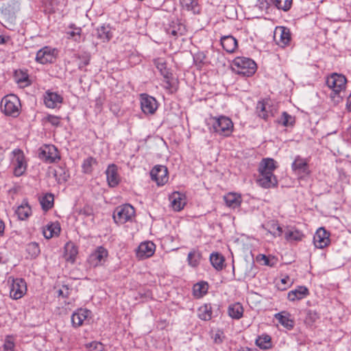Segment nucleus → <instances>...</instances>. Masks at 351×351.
I'll list each match as a JSON object with an SVG mask.
<instances>
[{"mask_svg":"<svg viewBox=\"0 0 351 351\" xmlns=\"http://www.w3.org/2000/svg\"><path fill=\"white\" fill-rule=\"evenodd\" d=\"M180 2L182 9L193 14L199 13L200 7L197 0H180Z\"/></svg>","mask_w":351,"mask_h":351,"instance_id":"bb28decb","label":"nucleus"},{"mask_svg":"<svg viewBox=\"0 0 351 351\" xmlns=\"http://www.w3.org/2000/svg\"><path fill=\"white\" fill-rule=\"evenodd\" d=\"M151 178L158 185L162 186L168 181V171L163 165L155 166L150 172Z\"/></svg>","mask_w":351,"mask_h":351,"instance_id":"f8f14e48","label":"nucleus"},{"mask_svg":"<svg viewBox=\"0 0 351 351\" xmlns=\"http://www.w3.org/2000/svg\"><path fill=\"white\" fill-rule=\"evenodd\" d=\"M77 254V248L70 243H67L65 246V258L67 261L73 263Z\"/></svg>","mask_w":351,"mask_h":351,"instance_id":"a19ab883","label":"nucleus"},{"mask_svg":"<svg viewBox=\"0 0 351 351\" xmlns=\"http://www.w3.org/2000/svg\"><path fill=\"white\" fill-rule=\"evenodd\" d=\"M256 113L258 116L263 119H267L269 117L266 110V106L263 101H258L256 105Z\"/></svg>","mask_w":351,"mask_h":351,"instance_id":"8fccbe9b","label":"nucleus"},{"mask_svg":"<svg viewBox=\"0 0 351 351\" xmlns=\"http://www.w3.org/2000/svg\"><path fill=\"white\" fill-rule=\"evenodd\" d=\"M1 111L6 115L12 117H17L21 110V104L19 98L10 94L5 95L1 101Z\"/></svg>","mask_w":351,"mask_h":351,"instance_id":"7ed1b4c3","label":"nucleus"},{"mask_svg":"<svg viewBox=\"0 0 351 351\" xmlns=\"http://www.w3.org/2000/svg\"><path fill=\"white\" fill-rule=\"evenodd\" d=\"M16 17L14 16H10L8 20L5 21V23L7 25L5 26L9 29H12V27L14 25Z\"/></svg>","mask_w":351,"mask_h":351,"instance_id":"680f3d73","label":"nucleus"},{"mask_svg":"<svg viewBox=\"0 0 351 351\" xmlns=\"http://www.w3.org/2000/svg\"><path fill=\"white\" fill-rule=\"evenodd\" d=\"M141 108L145 114H153L158 109L156 99L147 94H141L140 96Z\"/></svg>","mask_w":351,"mask_h":351,"instance_id":"1a4fd4ad","label":"nucleus"},{"mask_svg":"<svg viewBox=\"0 0 351 351\" xmlns=\"http://www.w3.org/2000/svg\"><path fill=\"white\" fill-rule=\"evenodd\" d=\"M272 1L278 9L287 12L290 10L293 0H272Z\"/></svg>","mask_w":351,"mask_h":351,"instance_id":"de8ad7c7","label":"nucleus"},{"mask_svg":"<svg viewBox=\"0 0 351 351\" xmlns=\"http://www.w3.org/2000/svg\"><path fill=\"white\" fill-rule=\"evenodd\" d=\"M295 117L288 114L287 112H283L281 117L278 120V123L283 126H293L295 123Z\"/></svg>","mask_w":351,"mask_h":351,"instance_id":"c03bdc74","label":"nucleus"},{"mask_svg":"<svg viewBox=\"0 0 351 351\" xmlns=\"http://www.w3.org/2000/svg\"><path fill=\"white\" fill-rule=\"evenodd\" d=\"M27 291V285L23 278L14 279L10 287V295L14 300L21 298Z\"/></svg>","mask_w":351,"mask_h":351,"instance_id":"9d476101","label":"nucleus"},{"mask_svg":"<svg viewBox=\"0 0 351 351\" xmlns=\"http://www.w3.org/2000/svg\"><path fill=\"white\" fill-rule=\"evenodd\" d=\"M309 294L308 289L304 286H299L288 293L287 298L290 301L300 300Z\"/></svg>","mask_w":351,"mask_h":351,"instance_id":"b1692460","label":"nucleus"},{"mask_svg":"<svg viewBox=\"0 0 351 351\" xmlns=\"http://www.w3.org/2000/svg\"><path fill=\"white\" fill-rule=\"evenodd\" d=\"M270 337L268 335L260 336L256 340V344L262 349H267L270 346Z\"/></svg>","mask_w":351,"mask_h":351,"instance_id":"09e8293b","label":"nucleus"},{"mask_svg":"<svg viewBox=\"0 0 351 351\" xmlns=\"http://www.w3.org/2000/svg\"><path fill=\"white\" fill-rule=\"evenodd\" d=\"M277 168L276 162L270 158H263L258 167L259 173H268L269 175H274V171Z\"/></svg>","mask_w":351,"mask_h":351,"instance_id":"412c9836","label":"nucleus"},{"mask_svg":"<svg viewBox=\"0 0 351 351\" xmlns=\"http://www.w3.org/2000/svg\"><path fill=\"white\" fill-rule=\"evenodd\" d=\"M198 317L202 320L208 321L212 317V310L210 304L201 306L198 309Z\"/></svg>","mask_w":351,"mask_h":351,"instance_id":"e433bc0d","label":"nucleus"},{"mask_svg":"<svg viewBox=\"0 0 351 351\" xmlns=\"http://www.w3.org/2000/svg\"><path fill=\"white\" fill-rule=\"evenodd\" d=\"M226 204L232 208H236L240 206L241 203V197L233 193H229L224 196Z\"/></svg>","mask_w":351,"mask_h":351,"instance_id":"c756f323","label":"nucleus"},{"mask_svg":"<svg viewBox=\"0 0 351 351\" xmlns=\"http://www.w3.org/2000/svg\"><path fill=\"white\" fill-rule=\"evenodd\" d=\"M347 108L350 111H351V93L348 96L347 99V104H346Z\"/></svg>","mask_w":351,"mask_h":351,"instance_id":"69168bd1","label":"nucleus"},{"mask_svg":"<svg viewBox=\"0 0 351 351\" xmlns=\"http://www.w3.org/2000/svg\"><path fill=\"white\" fill-rule=\"evenodd\" d=\"M257 182L261 187L269 189L277 186L278 180L274 175H269L267 173H259Z\"/></svg>","mask_w":351,"mask_h":351,"instance_id":"6ab92c4d","label":"nucleus"},{"mask_svg":"<svg viewBox=\"0 0 351 351\" xmlns=\"http://www.w3.org/2000/svg\"><path fill=\"white\" fill-rule=\"evenodd\" d=\"M45 120L53 126H58L60 124V117L52 114H49L45 117Z\"/></svg>","mask_w":351,"mask_h":351,"instance_id":"864d4df0","label":"nucleus"},{"mask_svg":"<svg viewBox=\"0 0 351 351\" xmlns=\"http://www.w3.org/2000/svg\"><path fill=\"white\" fill-rule=\"evenodd\" d=\"M186 32V29L185 26L178 21L172 22L169 27L167 28V33L174 39H177L179 36L184 35Z\"/></svg>","mask_w":351,"mask_h":351,"instance_id":"4be33fe9","label":"nucleus"},{"mask_svg":"<svg viewBox=\"0 0 351 351\" xmlns=\"http://www.w3.org/2000/svg\"><path fill=\"white\" fill-rule=\"evenodd\" d=\"M211 120L213 121L212 127L215 132L225 137L230 136L232 134L234 125L229 117L220 116L213 117Z\"/></svg>","mask_w":351,"mask_h":351,"instance_id":"20e7f679","label":"nucleus"},{"mask_svg":"<svg viewBox=\"0 0 351 351\" xmlns=\"http://www.w3.org/2000/svg\"><path fill=\"white\" fill-rule=\"evenodd\" d=\"M104 345L100 342H92L90 343V351H103Z\"/></svg>","mask_w":351,"mask_h":351,"instance_id":"4d7b16f0","label":"nucleus"},{"mask_svg":"<svg viewBox=\"0 0 351 351\" xmlns=\"http://www.w3.org/2000/svg\"><path fill=\"white\" fill-rule=\"evenodd\" d=\"M330 233L324 228H319L313 237L315 246L319 249H323L330 243Z\"/></svg>","mask_w":351,"mask_h":351,"instance_id":"2eb2a0df","label":"nucleus"},{"mask_svg":"<svg viewBox=\"0 0 351 351\" xmlns=\"http://www.w3.org/2000/svg\"><path fill=\"white\" fill-rule=\"evenodd\" d=\"M90 313V311L84 308H80L75 311L71 315V323L73 326L77 328L82 326Z\"/></svg>","mask_w":351,"mask_h":351,"instance_id":"a211bd4d","label":"nucleus"},{"mask_svg":"<svg viewBox=\"0 0 351 351\" xmlns=\"http://www.w3.org/2000/svg\"><path fill=\"white\" fill-rule=\"evenodd\" d=\"M15 213L20 220H25L31 215L32 209L28 204V202L26 200H24L22 204L18 206Z\"/></svg>","mask_w":351,"mask_h":351,"instance_id":"c85d7f7f","label":"nucleus"},{"mask_svg":"<svg viewBox=\"0 0 351 351\" xmlns=\"http://www.w3.org/2000/svg\"><path fill=\"white\" fill-rule=\"evenodd\" d=\"M228 313L232 319H239L243 315V306L239 302L232 304L228 306Z\"/></svg>","mask_w":351,"mask_h":351,"instance_id":"cd10ccee","label":"nucleus"},{"mask_svg":"<svg viewBox=\"0 0 351 351\" xmlns=\"http://www.w3.org/2000/svg\"><path fill=\"white\" fill-rule=\"evenodd\" d=\"M39 158L50 163L55 162L56 159H60L56 147L51 145H46L40 148Z\"/></svg>","mask_w":351,"mask_h":351,"instance_id":"ddd939ff","label":"nucleus"},{"mask_svg":"<svg viewBox=\"0 0 351 351\" xmlns=\"http://www.w3.org/2000/svg\"><path fill=\"white\" fill-rule=\"evenodd\" d=\"M164 88L167 90H169L170 92H172V89L173 88V84L170 80L171 77H164Z\"/></svg>","mask_w":351,"mask_h":351,"instance_id":"052dcab7","label":"nucleus"},{"mask_svg":"<svg viewBox=\"0 0 351 351\" xmlns=\"http://www.w3.org/2000/svg\"><path fill=\"white\" fill-rule=\"evenodd\" d=\"M292 284L291 278L286 276L283 278L281 279L280 282L278 283V288L280 290H285L288 287H289Z\"/></svg>","mask_w":351,"mask_h":351,"instance_id":"603ef678","label":"nucleus"},{"mask_svg":"<svg viewBox=\"0 0 351 351\" xmlns=\"http://www.w3.org/2000/svg\"><path fill=\"white\" fill-rule=\"evenodd\" d=\"M304 234L297 229L289 228L285 233V237L288 241H301Z\"/></svg>","mask_w":351,"mask_h":351,"instance_id":"72a5a7b5","label":"nucleus"},{"mask_svg":"<svg viewBox=\"0 0 351 351\" xmlns=\"http://www.w3.org/2000/svg\"><path fill=\"white\" fill-rule=\"evenodd\" d=\"M275 317L279 323L288 330H291L294 326V321L291 318L290 313L282 311L276 313Z\"/></svg>","mask_w":351,"mask_h":351,"instance_id":"393cba45","label":"nucleus"},{"mask_svg":"<svg viewBox=\"0 0 351 351\" xmlns=\"http://www.w3.org/2000/svg\"><path fill=\"white\" fill-rule=\"evenodd\" d=\"M97 37L103 42H108L112 37L108 27L101 26L97 29Z\"/></svg>","mask_w":351,"mask_h":351,"instance_id":"79ce46f5","label":"nucleus"},{"mask_svg":"<svg viewBox=\"0 0 351 351\" xmlns=\"http://www.w3.org/2000/svg\"><path fill=\"white\" fill-rule=\"evenodd\" d=\"M221 44L224 50L232 53L237 47V40L232 36H225L221 38Z\"/></svg>","mask_w":351,"mask_h":351,"instance_id":"a878e982","label":"nucleus"},{"mask_svg":"<svg viewBox=\"0 0 351 351\" xmlns=\"http://www.w3.org/2000/svg\"><path fill=\"white\" fill-rule=\"evenodd\" d=\"M326 84L332 90L331 97L336 103H339L345 97L347 80L342 74L334 73L326 78Z\"/></svg>","mask_w":351,"mask_h":351,"instance_id":"f257e3e1","label":"nucleus"},{"mask_svg":"<svg viewBox=\"0 0 351 351\" xmlns=\"http://www.w3.org/2000/svg\"><path fill=\"white\" fill-rule=\"evenodd\" d=\"M274 40L276 44L281 47L284 48L288 46L291 42L289 29L285 27H277L274 32Z\"/></svg>","mask_w":351,"mask_h":351,"instance_id":"9b49d317","label":"nucleus"},{"mask_svg":"<svg viewBox=\"0 0 351 351\" xmlns=\"http://www.w3.org/2000/svg\"><path fill=\"white\" fill-rule=\"evenodd\" d=\"M12 165L14 168V174L16 176H22L27 169V162L22 150L15 149L12 151Z\"/></svg>","mask_w":351,"mask_h":351,"instance_id":"423d86ee","label":"nucleus"},{"mask_svg":"<svg viewBox=\"0 0 351 351\" xmlns=\"http://www.w3.org/2000/svg\"><path fill=\"white\" fill-rule=\"evenodd\" d=\"M202 252L198 250L193 249L189 252L187 256V261L189 266L197 267L202 260Z\"/></svg>","mask_w":351,"mask_h":351,"instance_id":"7c9ffc66","label":"nucleus"},{"mask_svg":"<svg viewBox=\"0 0 351 351\" xmlns=\"http://www.w3.org/2000/svg\"><path fill=\"white\" fill-rule=\"evenodd\" d=\"M134 215V208L130 204H126L118 206L115 209L113 213V219L115 223L119 224H123L128 221H132Z\"/></svg>","mask_w":351,"mask_h":351,"instance_id":"39448f33","label":"nucleus"},{"mask_svg":"<svg viewBox=\"0 0 351 351\" xmlns=\"http://www.w3.org/2000/svg\"><path fill=\"white\" fill-rule=\"evenodd\" d=\"M155 250L156 245L153 242H142L136 251V256L141 259L149 258L154 254Z\"/></svg>","mask_w":351,"mask_h":351,"instance_id":"dca6fc26","label":"nucleus"},{"mask_svg":"<svg viewBox=\"0 0 351 351\" xmlns=\"http://www.w3.org/2000/svg\"><path fill=\"white\" fill-rule=\"evenodd\" d=\"M58 295L62 298H67L69 295V287L66 285H63L62 289H60L58 291Z\"/></svg>","mask_w":351,"mask_h":351,"instance_id":"13d9d810","label":"nucleus"},{"mask_svg":"<svg viewBox=\"0 0 351 351\" xmlns=\"http://www.w3.org/2000/svg\"><path fill=\"white\" fill-rule=\"evenodd\" d=\"M154 64L164 77H171V73L167 69L166 62L162 58L154 60Z\"/></svg>","mask_w":351,"mask_h":351,"instance_id":"f704fd0d","label":"nucleus"},{"mask_svg":"<svg viewBox=\"0 0 351 351\" xmlns=\"http://www.w3.org/2000/svg\"><path fill=\"white\" fill-rule=\"evenodd\" d=\"M60 232V227L58 223H53L47 225L43 231V236L49 239L54 236H58Z\"/></svg>","mask_w":351,"mask_h":351,"instance_id":"473e14b6","label":"nucleus"},{"mask_svg":"<svg viewBox=\"0 0 351 351\" xmlns=\"http://www.w3.org/2000/svg\"><path fill=\"white\" fill-rule=\"evenodd\" d=\"M256 261L261 263L262 265L274 267L277 263L278 259L275 256H266L265 254H259L256 256Z\"/></svg>","mask_w":351,"mask_h":351,"instance_id":"c9c22d12","label":"nucleus"},{"mask_svg":"<svg viewBox=\"0 0 351 351\" xmlns=\"http://www.w3.org/2000/svg\"><path fill=\"white\" fill-rule=\"evenodd\" d=\"M292 171L295 174L304 177L310 174L308 161L306 158L297 156L291 164Z\"/></svg>","mask_w":351,"mask_h":351,"instance_id":"6e6552de","label":"nucleus"},{"mask_svg":"<svg viewBox=\"0 0 351 351\" xmlns=\"http://www.w3.org/2000/svg\"><path fill=\"white\" fill-rule=\"evenodd\" d=\"M96 164H97V160L95 158H94L93 157H91V156L88 157L83 161V163L82 165V171L85 173H92V171L93 170V166Z\"/></svg>","mask_w":351,"mask_h":351,"instance_id":"a18cd8bd","label":"nucleus"},{"mask_svg":"<svg viewBox=\"0 0 351 351\" xmlns=\"http://www.w3.org/2000/svg\"><path fill=\"white\" fill-rule=\"evenodd\" d=\"M106 174L109 186L114 187L119 184L120 179L117 171V167L115 165H108L106 170Z\"/></svg>","mask_w":351,"mask_h":351,"instance_id":"aec40b11","label":"nucleus"},{"mask_svg":"<svg viewBox=\"0 0 351 351\" xmlns=\"http://www.w3.org/2000/svg\"><path fill=\"white\" fill-rule=\"evenodd\" d=\"M62 97L57 93L47 90L44 95V103L49 108H55L62 104Z\"/></svg>","mask_w":351,"mask_h":351,"instance_id":"f3484780","label":"nucleus"},{"mask_svg":"<svg viewBox=\"0 0 351 351\" xmlns=\"http://www.w3.org/2000/svg\"><path fill=\"white\" fill-rule=\"evenodd\" d=\"M56 59L55 49L49 47H44L38 51L36 56V62L40 64L51 63Z\"/></svg>","mask_w":351,"mask_h":351,"instance_id":"4468645a","label":"nucleus"},{"mask_svg":"<svg viewBox=\"0 0 351 351\" xmlns=\"http://www.w3.org/2000/svg\"><path fill=\"white\" fill-rule=\"evenodd\" d=\"M5 43V38L2 35H0V44H3Z\"/></svg>","mask_w":351,"mask_h":351,"instance_id":"774afa93","label":"nucleus"},{"mask_svg":"<svg viewBox=\"0 0 351 351\" xmlns=\"http://www.w3.org/2000/svg\"><path fill=\"white\" fill-rule=\"evenodd\" d=\"M90 60L88 58H86L82 62H81L79 65L78 68L81 70L84 69V66L88 65L89 64Z\"/></svg>","mask_w":351,"mask_h":351,"instance_id":"e2e57ef3","label":"nucleus"},{"mask_svg":"<svg viewBox=\"0 0 351 351\" xmlns=\"http://www.w3.org/2000/svg\"><path fill=\"white\" fill-rule=\"evenodd\" d=\"M14 346L15 344L12 337L8 336L3 346V351H14Z\"/></svg>","mask_w":351,"mask_h":351,"instance_id":"3c124183","label":"nucleus"},{"mask_svg":"<svg viewBox=\"0 0 351 351\" xmlns=\"http://www.w3.org/2000/svg\"><path fill=\"white\" fill-rule=\"evenodd\" d=\"M54 197L52 193H46L40 198V204L43 210H48L53 206Z\"/></svg>","mask_w":351,"mask_h":351,"instance_id":"37998d69","label":"nucleus"},{"mask_svg":"<svg viewBox=\"0 0 351 351\" xmlns=\"http://www.w3.org/2000/svg\"><path fill=\"white\" fill-rule=\"evenodd\" d=\"M208 288L207 282H198L193 286V295L197 298H201L207 293Z\"/></svg>","mask_w":351,"mask_h":351,"instance_id":"ea45409f","label":"nucleus"},{"mask_svg":"<svg viewBox=\"0 0 351 351\" xmlns=\"http://www.w3.org/2000/svg\"><path fill=\"white\" fill-rule=\"evenodd\" d=\"M269 0H258L256 5L261 10H267L269 8Z\"/></svg>","mask_w":351,"mask_h":351,"instance_id":"6e6d98bb","label":"nucleus"},{"mask_svg":"<svg viewBox=\"0 0 351 351\" xmlns=\"http://www.w3.org/2000/svg\"><path fill=\"white\" fill-rule=\"evenodd\" d=\"M81 29L76 28L73 31L67 32L69 38H73L75 41H79L80 37Z\"/></svg>","mask_w":351,"mask_h":351,"instance_id":"5fc2aeb1","label":"nucleus"},{"mask_svg":"<svg viewBox=\"0 0 351 351\" xmlns=\"http://www.w3.org/2000/svg\"><path fill=\"white\" fill-rule=\"evenodd\" d=\"M108 256V250L103 246H99L90 254L88 261L90 266L96 267L103 265Z\"/></svg>","mask_w":351,"mask_h":351,"instance_id":"0eeeda50","label":"nucleus"},{"mask_svg":"<svg viewBox=\"0 0 351 351\" xmlns=\"http://www.w3.org/2000/svg\"><path fill=\"white\" fill-rule=\"evenodd\" d=\"M222 332L218 331L216 333H215L213 336V341L215 343L219 344L223 342V337H222Z\"/></svg>","mask_w":351,"mask_h":351,"instance_id":"bf43d9fd","label":"nucleus"},{"mask_svg":"<svg viewBox=\"0 0 351 351\" xmlns=\"http://www.w3.org/2000/svg\"><path fill=\"white\" fill-rule=\"evenodd\" d=\"M4 228H5L4 223L1 220H0V234L3 233Z\"/></svg>","mask_w":351,"mask_h":351,"instance_id":"338daca9","label":"nucleus"},{"mask_svg":"<svg viewBox=\"0 0 351 351\" xmlns=\"http://www.w3.org/2000/svg\"><path fill=\"white\" fill-rule=\"evenodd\" d=\"M210 261L213 267L218 271H221L223 269L225 259L223 256L218 253L213 252L210 256Z\"/></svg>","mask_w":351,"mask_h":351,"instance_id":"2f4dec72","label":"nucleus"},{"mask_svg":"<svg viewBox=\"0 0 351 351\" xmlns=\"http://www.w3.org/2000/svg\"><path fill=\"white\" fill-rule=\"evenodd\" d=\"M169 200L172 208L175 211H180L186 204L184 195L178 192L173 193L169 197Z\"/></svg>","mask_w":351,"mask_h":351,"instance_id":"5701e85b","label":"nucleus"},{"mask_svg":"<svg viewBox=\"0 0 351 351\" xmlns=\"http://www.w3.org/2000/svg\"><path fill=\"white\" fill-rule=\"evenodd\" d=\"M26 251L29 256L32 258L37 257L40 252L39 245L36 242H31L27 244L26 247Z\"/></svg>","mask_w":351,"mask_h":351,"instance_id":"49530a36","label":"nucleus"},{"mask_svg":"<svg viewBox=\"0 0 351 351\" xmlns=\"http://www.w3.org/2000/svg\"><path fill=\"white\" fill-rule=\"evenodd\" d=\"M64 6V0H47V3H46L47 8L51 13L61 10Z\"/></svg>","mask_w":351,"mask_h":351,"instance_id":"58836bf2","label":"nucleus"},{"mask_svg":"<svg viewBox=\"0 0 351 351\" xmlns=\"http://www.w3.org/2000/svg\"><path fill=\"white\" fill-rule=\"evenodd\" d=\"M256 64L251 58L245 57H237L232 62V69L239 75L250 77L256 71Z\"/></svg>","mask_w":351,"mask_h":351,"instance_id":"f03ea898","label":"nucleus"},{"mask_svg":"<svg viewBox=\"0 0 351 351\" xmlns=\"http://www.w3.org/2000/svg\"><path fill=\"white\" fill-rule=\"evenodd\" d=\"M265 229L267 230L269 234L274 237H280L283 232L282 228L280 226V225L274 221L267 223Z\"/></svg>","mask_w":351,"mask_h":351,"instance_id":"4c0bfd02","label":"nucleus"},{"mask_svg":"<svg viewBox=\"0 0 351 351\" xmlns=\"http://www.w3.org/2000/svg\"><path fill=\"white\" fill-rule=\"evenodd\" d=\"M28 82V76L25 73L23 74V76L20 78L17 79L18 83L27 82Z\"/></svg>","mask_w":351,"mask_h":351,"instance_id":"0e129e2a","label":"nucleus"}]
</instances>
